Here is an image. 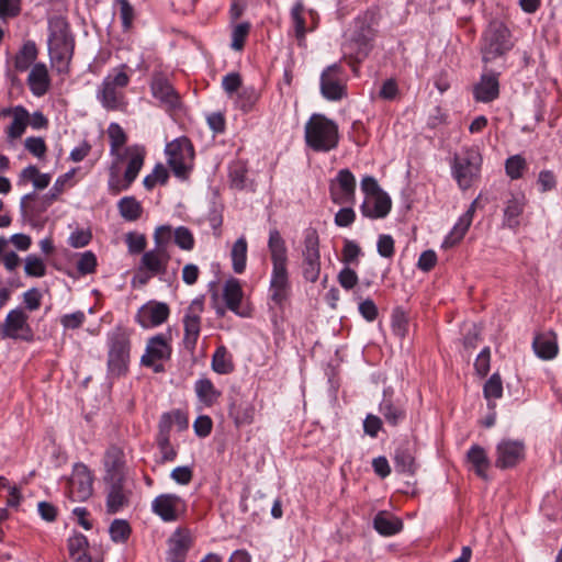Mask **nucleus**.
I'll list each match as a JSON object with an SVG mask.
<instances>
[{
	"instance_id": "nucleus-1",
	"label": "nucleus",
	"mask_w": 562,
	"mask_h": 562,
	"mask_svg": "<svg viewBox=\"0 0 562 562\" xmlns=\"http://www.w3.org/2000/svg\"><path fill=\"white\" fill-rule=\"evenodd\" d=\"M75 50V38L66 18L55 15L48 19V53L58 72H67Z\"/></svg>"
},
{
	"instance_id": "nucleus-2",
	"label": "nucleus",
	"mask_w": 562,
	"mask_h": 562,
	"mask_svg": "<svg viewBox=\"0 0 562 562\" xmlns=\"http://www.w3.org/2000/svg\"><path fill=\"white\" fill-rule=\"evenodd\" d=\"M304 138L307 147L314 151L328 153L339 144L338 125L324 114L314 113L305 123Z\"/></svg>"
},
{
	"instance_id": "nucleus-3",
	"label": "nucleus",
	"mask_w": 562,
	"mask_h": 562,
	"mask_svg": "<svg viewBox=\"0 0 562 562\" xmlns=\"http://www.w3.org/2000/svg\"><path fill=\"white\" fill-rule=\"evenodd\" d=\"M514 46L508 27L498 20H493L484 30L480 52L484 64L492 63L505 56Z\"/></svg>"
},
{
	"instance_id": "nucleus-4",
	"label": "nucleus",
	"mask_w": 562,
	"mask_h": 562,
	"mask_svg": "<svg viewBox=\"0 0 562 562\" xmlns=\"http://www.w3.org/2000/svg\"><path fill=\"white\" fill-rule=\"evenodd\" d=\"M482 162L481 151L475 146L462 148L454 155L451 173L461 190L470 189L480 179Z\"/></svg>"
},
{
	"instance_id": "nucleus-5",
	"label": "nucleus",
	"mask_w": 562,
	"mask_h": 562,
	"mask_svg": "<svg viewBox=\"0 0 562 562\" xmlns=\"http://www.w3.org/2000/svg\"><path fill=\"white\" fill-rule=\"evenodd\" d=\"M376 16L373 12H366L355 21V30L346 49L356 54V59L361 61L372 49V42L375 37Z\"/></svg>"
},
{
	"instance_id": "nucleus-6",
	"label": "nucleus",
	"mask_w": 562,
	"mask_h": 562,
	"mask_svg": "<svg viewBox=\"0 0 562 562\" xmlns=\"http://www.w3.org/2000/svg\"><path fill=\"white\" fill-rule=\"evenodd\" d=\"M122 65L109 74L102 81L98 98L106 110H119L125 104L123 89L130 83V76Z\"/></svg>"
},
{
	"instance_id": "nucleus-7",
	"label": "nucleus",
	"mask_w": 562,
	"mask_h": 562,
	"mask_svg": "<svg viewBox=\"0 0 562 562\" xmlns=\"http://www.w3.org/2000/svg\"><path fill=\"white\" fill-rule=\"evenodd\" d=\"M123 160L127 159V166L123 175V179H119L111 168V177L109 180V189L112 193L117 194L121 191L127 190L137 178L142 167L144 166L146 150L144 146L132 145L125 148Z\"/></svg>"
},
{
	"instance_id": "nucleus-8",
	"label": "nucleus",
	"mask_w": 562,
	"mask_h": 562,
	"mask_svg": "<svg viewBox=\"0 0 562 562\" xmlns=\"http://www.w3.org/2000/svg\"><path fill=\"white\" fill-rule=\"evenodd\" d=\"M167 162L173 175L180 179H187L194 160V148L191 140L179 137L166 146Z\"/></svg>"
},
{
	"instance_id": "nucleus-9",
	"label": "nucleus",
	"mask_w": 562,
	"mask_h": 562,
	"mask_svg": "<svg viewBox=\"0 0 562 562\" xmlns=\"http://www.w3.org/2000/svg\"><path fill=\"white\" fill-rule=\"evenodd\" d=\"M172 348L166 335L158 334L148 339L145 353L140 358L144 367L151 368L154 372L165 371L164 361L171 357Z\"/></svg>"
},
{
	"instance_id": "nucleus-10",
	"label": "nucleus",
	"mask_w": 562,
	"mask_h": 562,
	"mask_svg": "<svg viewBox=\"0 0 562 562\" xmlns=\"http://www.w3.org/2000/svg\"><path fill=\"white\" fill-rule=\"evenodd\" d=\"M131 342L123 331L114 333L110 338L108 366L112 373L121 375L127 370Z\"/></svg>"
},
{
	"instance_id": "nucleus-11",
	"label": "nucleus",
	"mask_w": 562,
	"mask_h": 562,
	"mask_svg": "<svg viewBox=\"0 0 562 562\" xmlns=\"http://www.w3.org/2000/svg\"><path fill=\"white\" fill-rule=\"evenodd\" d=\"M151 512L162 521L172 522L186 514L187 503L177 494L164 493L153 499Z\"/></svg>"
},
{
	"instance_id": "nucleus-12",
	"label": "nucleus",
	"mask_w": 562,
	"mask_h": 562,
	"mask_svg": "<svg viewBox=\"0 0 562 562\" xmlns=\"http://www.w3.org/2000/svg\"><path fill=\"white\" fill-rule=\"evenodd\" d=\"M204 304L201 299H194L186 310L183 316V346L190 352H193L201 333V314Z\"/></svg>"
},
{
	"instance_id": "nucleus-13",
	"label": "nucleus",
	"mask_w": 562,
	"mask_h": 562,
	"mask_svg": "<svg viewBox=\"0 0 562 562\" xmlns=\"http://www.w3.org/2000/svg\"><path fill=\"white\" fill-rule=\"evenodd\" d=\"M27 319L29 316L23 310L15 308L10 311L1 327L2 337L14 340L32 341L34 333L27 323Z\"/></svg>"
},
{
	"instance_id": "nucleus-14",
	"label": "nucleus",
	"mask_w": 562,
	"mask_h": 562,
	"mask_svg": "<svg viewBox=\"0 0 562 562\" xmlns=\"http://www.w3.org/2000/svg\"><path fill=\"white\" fill-rule=\"evenodd\" d=\"M93 477L87 465L77 463L68 481V495L74 502L87 501L93 492Z\"/></svg>"
},
{
	"instance_id": "nucleus-15",
	"label": "nucleus",
	"mask_w": 562,
	"mask_h": 562,
	"mask_svg": "<svg viewBox=\"0 0 562 562\" xmlns=\"http://www.w3.org/2000/svg\"><path fill=\"white\" fill-rule=\"evenodd\" d=\"M329 193L335 204H352L356 200V178L349 169L338 171L330 182Z\"/></svg>"
},
{
	"instance_id": "nucleus-16",
	"label": "nucleus",
	"mask_w": 562,
	"mask_h": 562,
	"mask_svg": "<svg viewBox=\"0 0 562 562\" xmlns=\"http://www.w3.org/2000/svg\"><path fill=\"white\" fill-rule=\"evenodd\" d=\"M169 315L170 308L167 303L151 300L138 308L135 321L140 327L148 329L164 324Z\"/></svg>"
},
{
	"instance_id": "nucleus-17",
	"label": "nucleus",
	"mask_w": 562,
	"mask_h": 562,
	"mask_svg": "<svg viewBox=\"0 0 562 562\" xmlns=\"http://www.w3.org/2000/svg\"><path fill=\"white\" fill-rule=\"evenodd\" d=\"M342 68L337 65L328 66L321 76V91L324 98L338 101L346 94V87L342 82Z\"/></svg>"
},
{
	"instance_id": "nucleus-18",
	"label": "nucleus",
	"mask_w": 562,
	"mask_h": 562,
	"mask_svg": "<svg viewBox=\"0 0 562 562\" xmlns=\"http://www.w3.org/2000/svg\"><path fill=\"white\" fill-rule=\"evenodd\" d=\"M525 458V445L518 440H502L496 446L495 465L508 469L518 464Z\"/></svg>"
},
{
	"instance_id": "nucleus-19",
	"label": "nucleus",
	"mask_w": 562,
	"mask_h": 562,
	"mask_svg": "<svg viewBox=\"0 0 562 562\" xmlns=\"http://www.w3.org/2000/svg\"><path fill=\"white\" fill-rule=\"evenodd\" d=\"M170 254L168 250L153 248L144 251L138 270L139 272H150L151 276L162 277L167 272L170 261Z\"/></svg>"
},
{
	"instance_id": "nucleus-20",
	"label": "nucleus",
	"mask_w": 562,
	"mask_h": 562,
	"mask_svg": "<svg viewBox=\"0 0 562 562\" xmlns=\"http://www.w3.org/2000/svg\"><path fill=\"white\" fill-rule=\"evenodd\" d=\"M153 95L169 109H176L180 104L179 94L169 80L161 74H156L151 80Z\"/></svg>"
},
{
	"instance_id": "nucleus-21",
	"label": "nucleus",
	"mask_w": 562,
	"mask_h": 562,
	"mask_svg": "<svg viewBox=\"0 0 562 562\" xmlns=\"http://www.w3.org/2000/svg\"><path fill=\"white\" fill-rule=\"evenodd\" d=\"M392 207L391 198L386 192H381L376 195L366 198L361 205V213L364 217L369 218H383Z\"/></svg>"
},
{
	"instance_id": "nucleus-22",
	"label": "nucleus",
	"mask_w": 562,
	"mask_h": 562,
	"mask_svg": "<svg viewBox=\"0 0 562 562\" xmlns=\"http://www.w3.org/2000/svg\"><path fill=\"white\" fill-rule=\"evenodd\" d=\"M192 539L187 530L177 529L168 540V560L170 562H184Z\"/></svg>"
},
{
	"instance_id": "nucleus-23",
	"label": "nucleus",
	"mask_w": 562,
	"mask_h": 562,
	"mask_svg": "<svg viewBox=\"0 0 562 562\" xmlns=\"http://www.w3.org/2000/svg\"><path fill=\"white\" fill-rule=\"evenodd\" d=\"M290 282L288 268H272L270 280V297L276 305H282L288 299Z\"/></svg>"
},
{
	"instance_id": "nucleus-24",
	"label": "nucleus",
	"mask_w": 562,
	"mask_h": 562,
	"mask_svg": "<svg viewBox=\"0 0 562 562\" xmlns=\"http://www.w3.org/2000/svg\"><path fill=\"white\" fill-rule=\"evenodd\" d=\"M268 249L270 251L272 268H286L288 248L285 240L277 228L269 232Z\"/></svg>"
},
{
	"instance_id": "nucleus-25",
	"label": "nucleus",
	"mask_w": 562,
	"mask_h": 562,
	"mask_svg": "<svg viewBox=\"0 0 562 562\" xmlns=\"http://www.w3.org/2000/svg\"><path fill=\"white\" fill-rule=\"evenodd\" d=\"M474 98L479 102H491L499 94L498 76L496 74L482 75L480 82L474 87Z\"/></svg>"
},
{
	"instance_id": "nucleus-26",
	"label": "nucleus",
	"mask_w": 562,
	"mask_h": 562,
	"mask_svg": "<svg viewBox=\"0 0 562 562\" xmlns=\"http://www.w3.org/2000/svg\"><path fill=\"white\" fill-rule=\"evenodd\" d=\"M27 85L36 97H42L48 91L50 79L45 64L37 63L32 67L27 77Z\"/></svg>"
},
{
	"instance_id": "nucleus-27",
	"label": "nucleus",
	"mask_w": 562,
	"mask_h": 562,
	"mask_svg": "<svg viewBox=\"0 0 562 562\" xmlns=\"http://www.w3.org/2000/svg\"><path fill=\"white\" fill-rule=\"evenodd\" d=\"M475 204L476 200L473 201L469 210L462 216H460L459 221L456 223L449 235L445 238L442 243L443 248L453 247L464 237L472 223Z\"/></svg>"
},
{
	"instance_id": "nucleus-28",
	"label": "nucleus",
	"mask_w": 562,
	"mask_h": 562,
	"mask_svg": "<svg viewBox=\"0 0 562 562\" xmlns=\"http://www.w3.org/2000/svg\"><path fill=\"white\" fill-rule=\"evenodd\" d=\"M526 199L524 195H513L507 200L504 209L503 225L510 228L517 229L520 225V216L525 210Z\"/></svg>"
},
{
	"instance_id": "nucleus-29",
	"label": "nucleus",
	"mask_w": 562,
	"mask_h": 562,
	"mask_svg": "<svg viewBox=\"0 0 562 562\" xmlns=\"http://www.w3.org/2000/svg\"><path fill=\"white\" fill-rule=\"evenodd\" d=\"M536 355L543 360H551L558 353L557 336L554 333L538 334L532 342Z\"/></svg>"
},
{
	"instance_id": "nucleus-30",
	"label": "nucleus",
	"mask_w": 562,
	"mask_h": 562,
	"mask_svg": "<svg viewBox=\"0 0 562 562\" xmlns=\"http://www.w3.org/2000/svg\"><path fill=\"white\" fill-rule=\"evenodd\" d=\"M228 414L236 427L250 425L255 419V406L247 401L234 400L229 404Z\"/></svg>"
},
{
	"instance_id": "nucleus-31",
	"label": "nucleus",
	"mask_w": 562,
	"mask_h": 562,
	"mask_svg": "<svg viewBox=\"0 0 562 562\" xmlns=\"http://www.w3.org/2000/svg\"><path fill=\"white\" fill-rule=\"evenodd\" d=\"M467 462L471 469L482 479H487V470L490 469L491 461L487 457L485 449L479 445H473L467 452Z\"/></svg>"
},
{
	"instance_id": "nucleus-32",
	"label": "nucleus",
	"mask_w": 562,
	"mask_h": 562,
	"mask_svg": "<svg viewBox=\"0 0 562 562\" xmlns=\"http://www.w3.org/2000/svg\"><path fill=\"white\" fill-rule=\"evenodd\" d=\"M194 391L199 401L206 407H212L216 404L222 395L221 391L207 378H201L195 381Z\"/></svg>"
},
{
	"instance_id": "nucleus-33",
	"label": "nucleus",
	"mask_w": 562,
	"mask_h": 562,
	"mask_svg": "<svg viewBox=\"0 0 562 562\" xmlns=\"http://www.w3.org/2000/svg\"><path fill=\"white\" fill-rule=\"evenodd\" d=\"M29 125V112L22 105L14 108V116L11 124L5 130L7 140L12 143L20 138Z\"/></svg>"
},
{
	"instance_id": "nucleus-34",
	"label": "nucleus",
	"mask_w": 562,
	"mask_h": 562,
	"mask_svg": "<svg viewBox=\"0 0 562 562\" xmlns=\"http://www.w3.org/2000/svg\"><path fill=\"white\" fill-rule=\"evenodd\" d=\"M108 136L110 139V155L115 158V165L123 161L121 148L127 142V135L117 123H111L108 127Z\"/></svg>"
},
{
	"instance_id": "nucleus-35",
	"label": "nucleus",
	"mask_w": 562,
	"mask_h": 562,
	"mask_svg": "<svg viewBox=\"0 0 562 562\" xmlns=\"http://www.w3.org/2000/svg\"><path fill=\"white\" fill-rule=\"evenodd\" d=\"M243 295L244 293L239 280L232 278L225 282L223 288V299L228 310L239 314L238 311Z\"/></svg>"
},
{
	"instance_id": "nucleus-36",
	"label": "nucleus",
	"mask_w": 562,
	"mask_h": 562,
	"mask_svg": "<svg viewBox=\"0 0 562 562\" xmlns=\"http://www.w3.org/2000/svg\"><path fill=\"white\" fill-rule=\"evenodd\" d=\"M379 411L382 414L384 420L395 427L403 423L406 418L405 408L400 405L393 403L391 398L384 397L380 403Z\"/></svg>"
},
{
	"instance_id": "nucleus-37",
	"label": "nucleus",
	"mask_w": 562,
	"mask_h": 562,
	"mask_svg": "<svg viewBox=\"0 0 562 562\" xmlns=\"http://www.w3.org/2000/svg\"><path fill=\"white\" fill-rule=\"evenodd\" d=\"M127 503L128 496L123 488L122 480H117L108 492L106 510L109 514H115L126 506Z\"/></svg>"
},
{
	"instance_id": "nucleus-38",
	"label": "nucleus",
	"mask_w": 562,
	"mask_h": 562,
	"mask_svg": "<svg viewBox=\"0 0 562 562\" xmlns=\"http://www.w3.org/2000/svg\"><path fill=\"white\" fill-rule=\"evenodd\" d=\"M394 464L396 471L400 473L408 475L415 474L417 469L415 457L407 445L401 446L395 450Z\"/></svg>"
},
{
	"instance_id": "nucleus-39",
	"label": "nucleus",
	"mask_w": 562,
	"mask_h": 562,
	"mask_svg": "<svg viewBox=\"0 0 562 562\" xmlns=\"http://www.w3.org/2000/svg\"><path fill=\"white\" fill-rule=\"evenodd\" d=\"M120 215L128 222L137 221L143 213L142 204L134 196H124L117 203Z\"/></svg>"
},
{
	"instance_id": "nucleus-40",
	"label": "nucleus",
	"mask_w": 562,
	"mask_h": 562,
	"mask_svg": "<svg viewBox=\"0 0 562 562\" xmlns=\"http://www.w3.org/2000/svg\"><path fill=\"white\" fill-rule=\"evenodd\" d=\"M373 526L375 530L383 536L395 535L402 528L401 521L392 518L385 512H380L376 514L373 520Z\"/></svg>"
},
{
	"instance_id": "nucleus-41",
	"label": "nucleus",
	"mask_w": 562,
	"mask_h": 562,
	"mask_svg": "<svg viewBox=\"0 0 562 562\" xmlns=\"http://www.w3.org/2000/svg\"><path fill=\"white\" fill-rule=\"evenodd\" d=\"M247 248V240L244 236L239 237L232 247L231 257L233 270L236 273H243L246 269Z\"/></svg>"
},
{
	"instance_id": "nucleus-42",
	"label": "nucleus",
	"mask_w": 562,
	"mask_h": 562,
	"mask_svg": "<svg viewBox=\"0 0 562 562\" xmlns=\"http://www.w3.org/2000/svg\"><path fill=\"white\" fill-rule=\"evenodd\" d=\"M212 369L220 374H228L234 370L232 357L224 346L217 347L212 357Z\"/></svg>"
},
{
	"instance_id": "nucleus-43",
	"label": "nucleus",
	"mask_w": 562,
	"mask_h": 562,
	"mask_svg": "<svg viewBox=\"0 0 562 562\" xmlns=\"http://www.w3.org/2000/svg\"><path fill=\"white\" fill-rule=\"evenodd\" d=\"M305 7L302 0H297L291 10V19L295 30V36L299 40H303L307 32L305 27V19H304Z\"/></svg>"
},
{
	"instance_id": "nucleus-44",
	"label": "nucleus",
	"mask_w": 562,
	"mask_h": 562,
	"mask_svg": "<svg viewBox=\"0 0 562 562\" xmlns=\"http://www.w3.org/2000/svg\"><path fill=\"white\" fill-rule=\"evenodd\" d=\"M319 254V237L315 228H307L304 233L302 257H315Z\"/></svg>"
},
{
	"instance_id": "nucleus-45",
	"label": "nucleus",
	"mask_w": 562,
	"mask_h": 562,
	"mask_svg": "<svg viewBox=\"0 0 562 562\" xmlns=\"http://www.w3.org/2000/svg\"><path fill=\"white\" fill-rule=\"evenodd\" d=\"M168 178H169V173H168L167 168L162 164H157L155 166L154 170L151 171V173L147 175L144 178L143 183L147 190H153L155 188V186L158 183H160V184L167 183Z\"/></svg>"
},
{
	"instance_id": "nucleus-46",
	"label": "nucleus",
	"mask_w": 562,
	"mask_h": 562,
	"mask_svg": "<svg viewBox=\"0 0 562 562\" xmlns=\"http://www.w3.org/2000/svg\"><path fill=\"white\" fill-rule=\"evenodd\" d=\"M362 255L360 246L350 239L344 240V247L341 250V261L348 267L349 265H358V258Z\"/></svg>"
},
{
	"instance_id": "nucleus-47",
	"label": "nucleus",
	"mask_w": 562,
	"mask_h": 562,
	"mask_svg": "<svg viewBox=\"0 0 562 562\" xmlns=\"http://www.w3.org/2000/svg\"><path fill=\"white\" fill-rule=\"evenodd\" d=\"M484 397L487 401L498 400L503 395V382L498 373H493L483 387Z\"/></svg>"
},
{
	"instance_id": "nucleus-48",
	"label": "nucleus",
	"mask_w": 562,
	"mask_h": 562,
	"mask_svg": "<svg viewBox=\"0 0 562 562\" xmlns=\"http://www.w3.org/2000/svg\"><path fill=\"white\" fill-rule=\"evenodd\" d=\"M321 273V256L303 257V276L308 282H316Z\"/></svg>"
},
{
	"instance_id": "nucleus-49",
	"label": "nucleus",
	"mask_w": 562,
	"mask_h": 562,
	"mask_svg": "<svg viewBox=\"0 0 562 562\" xmlns=\"http://www.w3.org/2000/svg\"><path fill=\"white\" fill-rule=\"evenodd\" d=\"M175 244L182 250L190 251L194 248V237L186 226H179L173 231Z\"/></svg>"
},
{
	"instance_id": "nucleus-50",
	"label": "nucleus",
	"mask_w": 562,
	"mask_h": 562,
	"mask_svg": "<svg viewBox=\"0 0 562 562\" xmlns=\"http://www.w3.org/2000/svg\"><path fill=\"white\" fill-rule=\"evenodd\" d=\"M97 266V256L91 250H87L79 255V259L77 261V270L81 276L94 273Z\"/></svg>"
},
{
	"instance_id": "nucleus-51",
	"label": "nucleus",
	"mask_w": 562,
	"mask_h": 562,
	"mask_svg": "<svg viewBox=\"0 0 562 562\" xmlns=\"http://www.w3.org/2000/svg\"><path fill=\"white\" fill-rule=\"evenodd\" d=\"M259 100V92L252 88H245L241 90V92L238 94V106L240 110L245 113L251 111Z\"/></svg>"
},
{
	"instance_id": "nucleus-52",
	"label": "nucleus",
	"mask_w": 562,
	"mask_h": 562,
	"mask_svg": "<svg viewBox=\"0 0 562 562\" xmlns=\"http://www.w3.org/2000/svg\"><path fill=\"white\" fill-rule=\"evenodd\" d=\"M250 31V23L243 22L233 27L231 47L234 50H241Z\"/></svg>"
},
{
	"instance_id": "nucleus-53",
	"label": "nucleus",
	"mask_w": 562,
	"mask_h": 562,
	"mask_svg": "<svg viewBox=\"0 0 562 562\" xmlns=\"http://www.w3.org/2000/svg\"><path fill=\"white\" fill-rule=\"evenodd\" d=\"M247 168L244 162L236 161L229 167L231 183L236 189H243L246 184Z\"/></svg>"
},
{
	"instance_id": "nucleus-54",
	"label": "nucleus",
	"mask_w": 562,
	"mask_h": 562,
	"mask_svg": "<svg viewBox=\"0 0 562 562\" xmlns=\"http://www.w3.org/2000/svg\"><path fill=\"white\" fill-rule=\"evenodd\" d=\"M109 532L113 541L123 542L130 537L131 528L126 520L115 519L111 524Z\"/></svg>"
},
{
	"instance_id": "nucleus-55",
	"label": "nucleus",
	"mask_w": 562,
	"mask_h": 562,
	"mask_svg": "<svg viewBox=\"0 0 562 562\" xmlns=\"http://www.w3.org/2000/svg\"><path fill=\"white\" fill-rule=\"evenodd\" d=\"M123 452L117 447L108 449L104 457V464L108 471L119 472L123 467Z\"/></svg>"
},
{
	"instance_id": "nucleus-56",
	"label": "nucleus",
	"mask_w": 562,
	"mask_h": 562,
	"mask_svg": "<svg viewBox=\"0 0 562 562\" xmlns=\"http://www.w3.org/2000/svg\"><path fill=\"white\" fill-rule=\"evenodd\" d=\"M24 271L30 277L41 278L45 276L46 267L41 258L30 255L25 259Z\"/></svg>"
},
{
	"instance_id": "nucleus-57",
	"label": "nucleus",
	"mask_w": 562,
	"mask_h": 562,
	"mask_svg": "<svg viewBox=\"0 0 562 562\" xmlns=\"http://www.w3.org/2000/svg\"><path fill=\"white\" fill-rule=\"evenodd\" d=\"M526 168V160L520 155H515L506 160L505 169L512 179H519Z\"/></svg>"
},
{
	"instance_id": "nucleus-58",
	"label": "nucleus",
	"mask_w": 562,
	"mask_h": 562,
	"mask_svg": "<svg viewBox=\"0 0 562 562\" xmlns=\"http://www.w3.org/2000/svg\"><path fill=\"white\" fill-rule=\"evenodd\" d=\"M392 330L394 335L404 338L408 330V321L406 314L401 310H395L392 314Z\"/></svg>"
},
{
	"instance_id": "nucleus-59",
	"label": "nucleus",
	"mask_w": 562,
	"mask_h": 562,
	"mask_svg": "<svg viewBox=\"0 0 562 562\" xmlns=\"http://www.w3.org/2000/svg\"><path fill=\"white\" fill-rule=\"evenodd\" d=\"M92 239V233L89 228H77L68 237V244L72 248L86 247Z\"/></svg>"
},
{
	"instance_id": "nucleus-60",
	"label": "nucleus",
	"mask_w": 562,
	"mask_h": 562,
	"mask_svg": "<svg viewBox=\"0 0 562 562\" xmlns=\"http://www.w3.org/2000/svg\"><path fill=\"white\" fill-rule=\"evenodd\" d=\"M24 147L36 158H43L47 151V146L43 137H27L24 140Z\"/></svg>"
},
{
	"instance_id": "nucleus-61",
	"label": "nucleus",
	"mask_w": 562,
	"mask_h": 562,
	"mask_svg": "<svg viewBox=\"0 0 562 562\" xmlns=\"http://www.w3.org/2000/svg\"><path fill=\"white\" fill-rule=\"evenodd\" d=\"M172 235L173 232L171 229V226L162 225L157 227L154 233L155 248L168 250L167 248L171 240Z\"/></svg>"
},
{
	"instance_id": "nucleus-62",
	"label": "nucleus",
	"mask_w": 562,
	"mask_h": 562,
	"mask_svg": "<svg viewBox=\"0 0 562 562\" xmlns=\"http://www.w3.org/2000/svg\"><path fill=\"white\" fill-rule=\"evenodd\" d=\"M88 547V539L82 533H76L68 539V550L71 558H75L80 553H86Z\"/></svg>"
},
{
	"instance_id": "nucleus-63",
	"label": "nucleus",
	"mask_w": 562,
	"mask_h": 562,
	"mask_svg": "<svg viewBox=\"0 0 562 562\" xmlns=\"http://www.w3.org/2000/svg\"><path fill=\"white\" fill-rule=\"evenodd\" d=\"M156 443L161 454L160 462H171L177 458V450L170 442V438H156Z\"/></svg>"
},
{
	"instance_id": "nucleus-64",
	"label": "nucleus",
	"mask_w": 562,
	"mask_h": 562,
	"mask_svg": "<svg viewBox=\"0 0 562 562\" xmlns=\"http://www.w3.org/2000/svg\"><path fill=\"white\" fill-rule=\"evenodd\" d=\"M125 241L131 254H144L147 246V240L144 234L128 233Z\"/></svg>"
}]
</instances>
